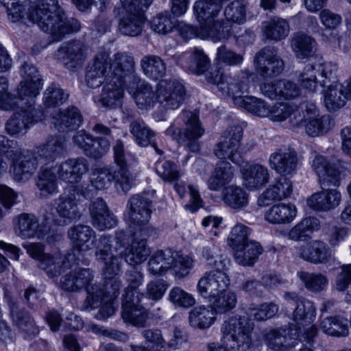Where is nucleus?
<instances>
[{"instance_id":"49530a36","label":"nucleus","mask_w":351,"mask_h":351,"mask_svg":"<svg viewBox=\"0 0 351 351\" xmlns=\"http://www.w3.org/2000/svg\"><path fill=\"white\" fill-rule=\"evenodd\" d=\"M145 16L136 14H121L118 28L121 34L136 37L143 32Z\"/></svg>"},{"instance_id":"aec40b11","label":"nucleus","mask_w":351,"mask_h":351,"mask_svg":"<svg viewBox=\"0 0 351 351\" xmlns=\"http://www.w3.org/2000/svg\"><path fill=\"white\" fill-rule=\"evenodd\" d=\"M41 160L35 149L19 152L12 160V174L16 181L28 180L36 172Z\"/></svg>"},{"instance_id":"c756f323","label":"nucleus","mask_w":351,"mask_h":351,"mask_svg":"<svg viewBox=\"0 0 351 351\" xmlns=\"http://www.w3.org/2000/svg\"><path fill=\"white\" fill-rule=\"evenodd\" d=\"M311 167L318 176L321 185H339L340 171L323 156L315 155Z\"/></svg>"},{"instance_id":"09e8293b","label":"nucleus","mask_w":351,"mask_h":351,"mask_svg":"<svg viewBox=\"0 0 351 351\" xmlns=\"http://www.w3.org/2000/svg\"><path fill=\"white\" fill-rule=\"evenodd\" d=\"M316 43L311 37L302 33H295L291 39V47L298 58L311 56L315 51Z\"/></svg>"},{"instance_id":"ddd939ff","label":"nucleus","mask_w":351,"mask_h":351,"mask_svg":"<svg viewBox=\"0 0 351 351\" xmlns=\"http://www.w3.org/2000/svg\"><path fill=\"white\" fill-rule=\"evenodd\" d=\"M23 80L18 84L16 92L19 97H23L27 103V106H34L35 98L39 95L43 86L42 79L37 69L32 64L25 62L21 69Z\"/></svg>"},{"instance_id":"5701e85b","label":"nucleus","mask_w":351,"mask_h":351,"mask_svg":"<svg viewBox=\"0 0 351 351\" xmlns=\"http://www.w3.org/2000/svg\"><path fill=\"white\" fill-rule=\"evenodd\" d=\"M270 167L282 176L294 173L298 165L297 152L290 148H280L273 152L269 158Z\"/></svg>"},{"instance_id":"20e7f679","label":"nucleus","mask_w":351,"mask_h":351,"mask_svg":"<svg viewBox=\"0 0 351 351\" xmlns=\"http://www.w3.org/2000/svg\"><path fill=\"white\" fill-rule=\"evenodd\" d=\"M106 60L101 57L94 67L88 69L86 82L91 88H98L104 84L98 101L103 107L114 109L121 105L124 88H127V85L106 77L104 75L107 68Z\"/></svg>"},{"instance_id":"79ce46f5","label":"nucleus","mask_w":351,"mask_h":351,"mask_svg":"<svg viewBox=\"0 0 351 351\" xmlns=\"http://www.w3.org/2000/svg\"><path fill=\"white\" fill-rule=\"evenodd\" d=\"M290 32L289 22L280 17L274 16L265 22L263 29L265 37L275 42L286 38Z\"/></svg>"},{"instance_id":"6e6552de","label":"nucleus","mask_w":351,"mask_h":351,"mask_svg":"<svg viewBox=\"0 0 351 351\" xmlns=\"http://www.w3.org/2000/svg\"><path fill=\"white\" fill-rule=\"evenodd\" d=\"M178 143L183 144L192 152L199 149L197 141L204 132L197 117L190 111H183L181 117L176 120L166 130Z\"/></svg>"},{"instance_id":"9d476101","label":"nucleus","mask_w":351,"mask_h":351,"mask_svg":"<svg viewBox=\"0 0 351 351\" xmlns=\"http://www.w3.org/2000/svg\"><path fill=\"white\" fill-rule=\"evenodd\" d=\"M284 298L287 301L286 313L292 320V324L300 330L301 326L313 322L316 308L313 302L298 295L295 292H286Z\"/></svg>"},{"instance_id":"37998d69","label":"nucleus","mask_w":351,"mask_h":351,"mask_svg":"<svg viewBox=\"0 0 351 351\" xmlns=\"http://www.w3.org/2000/svg\"><path fill=\"white\" fill-rule=\"evenodd\" d=\"M235 261L243 266H252L263 253L262 246L255 241L248 243L234 250Z\"/></svg>"},{"instance_id":"c9c22d12","label":"nucleus","mask_w":351,"mask_h":351,"mask_svg":"<svg viewBox=\"0 0 351 351\" xmlns=\"http://www.w3.org/2000/svg\"><path fill=\"white\" fill-rule=\"evenodd\" d=\"M83 121L80 110L75 106H69L60 112L54 118V126L60 132H65L77 129Z\"/></svg>"},{"instance_id":"c85d7f7f","label":"nucleus","mask_w":351,"mask_h":351,"mask_svg":"<svg viewBox=\"0 0 351 351\" xmlns=\"http://www.w3.org/2000/svg\"><path fill=\"white\" fill-rule=\"evenodd\" d=\"M68 236L73 243L74 250L80 252H86L96 246V233L88 226H74L68 230Z\"/></svg>"},{"instance_id":"13d9d810","label":"nucleus","mask_w":351,"mask_h":351,"mask_svg":"<svg viewBox=\"0 0 351 351\" xmlns=\"http://www.w3.org/2000/svg\"><path fill=\"white\" fill-rule=\"evenodd\" d=\"M298 277L304 287L310 292L318 293L325 290L328 284V278L321 273L299 271Z\"/></svg>"},{"instance_id":"6e6d98bb","label":"nucleus","mask_w":351,"mask_h":351,"mask_svg":"<svg viewBox=\"0 0 351 351\" xmlns=\"http://www.w3.org/2000/svg\"><path fill=\"white\" fill-rule=\"evenodd\" d=\"M172 255V250L170 249L156 251L149 260V271L154 276L165 274L171 268Z\"/></svg>"},{"instance_id":"4d7b16f0","label":"nucleus","mask_w":351,"mask_h":351,"mask_svg":"<svg viewBox=\"0 0 351 351\" xmlns=\"http://www.w3.org/2000/svg\"><path fill=\"white\" fill-rule=\"evenodd\" d=\"M234 105L243 108L247 111L261 117H267L271 106L264 100L254 97H237Z\"/></svg>"},{"instance_id":"423d86ee","label":"nucleus","mask_w":351,"mask_h":351,"mask_svg":"<svg viewBox=\"0 0 351 351\" xmlns=\"http://www.w3.org/2000/svg\"><path fill=\"white\" fill-rule=\"evenodd\" d=\"M93 281L94 276L92 271L89 269H77L62 276L60 286L62 289L68 292H77L85 288L87 297L82 308L90 311L101 304L104 296L101 287Z\"/></svg>"},{"instance_id":"e433bc0d","label":"nucleus","mask_w":351,"mask_h":351,"mask_svg":"<svg viewBox=\"0 0 351 351\" xmlns=\"http://www.w3.org/2000/svg\"><path fill=\"white\" fill-rule=\"evenodd\" d=\"M233 177L234 169L231 164L228 161L220 160L216 163L214 171L207 181L208 189L215 191H219Z\"/></svg>"},{"instance_id":"bf43d9fd","label":"nucleus","mask_w":351,"mask_h":351,"mask_svg":"<svg viewBox=\"0 0 351 351\" xmlns=\"http://www.w3.org/2000/svg\"><path fill=\"white\" fill-rule=\"evenodd\" d=\"M171 268L174 276L180 280L189 275L195 263L194 259L189 255L183 254L179 252L173 251Z\"/></svg>"},{"instance_id":"4c0bfd02","label":"nucleus","mask_w":351,"mask_h":351,"mask_svg":"<svg viewBox=\"0 0 351 351\" xmlns=\"http://www.w3.org/2000/svg\"><path fill=\"white\" fill-rule=\"evenodd\" d=\"M219 84V90L223 95L232 97L234 103L237 97H243L242 94L248 92L250 80L249 77L243 74L241 76L237 77L226 75L223 82Z\"/></svg>"},{"instance_id":"58836bf2","label":"nucleus","mask_w":351,"mask_h":351,"mask_svg":"<svg viewBox=\"0 0 351 351\" xmlns=\"http://www.w3.org/2000/svg\"><path fill=\"white\" fill-rule=\"evenodd\" d=\"M134 239L123 252L124 261L130 265H138L143 263L150 254V250L147 245L145 239H141L134 235Z\"/></svg>"},{"instance_id":"a878e982","label":"nucleus","mask_w":351,"mask_h":351,"mask_svg":"<svg viewBox=\"0 0 351 351\" xmlns=\"http://www.w3.org/2000/svg\"><path fill=\"white\" fill-rule=\"evenodd\" d=\"M324 186L322 185V189ZM341 193L336 189H323L307 199V204L317 211H328L337 208L341 203Z\"/></svg>"},{"instance_id":"f257e3e1","label":"nucleus","mask_w":351,"mask_h":351,"mask_svg":"<svg viewBox=\"0 0 351 351\" xmlns=\"http://www.w3.org/2000/svg\"><path fill=\"white\" fill-rule=\"evenodd\" d=\"M29 19L53 41H59L80 28L77 20L66 16L58 0H36L29 8Z\"/></svg>"},{"instance_id":"2eb2a0df","label":"nucleus","mask_w":351,"mask_h":351,"mask_svg":"<svg viewBox=\"0 0 351 351\" xmlns=\"http://www.w3.org/2000/svg\"><path fill=\"white\" fill-rule=\"evenodd\" d=\"M58 180L66 184H75L89 171V163L84 157L69 158L52 167Z\"/></svg>"},{"instance_id":"052dcab7","label":"nucleus","mask_w":351,"mask_h":351,"mask_svg":"<svg viewBox=\"0 0 351 351\" xmlns=\"http://www.w3.org/2000/svg\"><path fill=\"white\" fill-rule=\"evenodd\" d=\"M211 301H208L217 313L223 314L233 310L237 304V295L233 291L224 289Z\"/></svg>"},{"instance_id":"6ab92c4d","label":"nucleus","mask_w":351,"mask_h":351,"mask_svg":"<svg viewBox=\"0 0 351 351\" xmlns=\"http://www.w3.org/2000/svg\"><path fill=\"white\" fill-rule=\"evenodd\" d=\"M72 140L86 156L95 159L104 156L110 148L108 138H95L84 130L75 133Z\"/></svg>"},{"instance_id":"a19ab883","label":"nucleus","mask_w":351,"mask_h":351,"mask_svg":"<svg viewBox=\"0 0 351 351\" xmlns=\"http://www.w3.org/2000/svg\"><path fill=\"white\" fill-rule=\"evenodd\" d=\"M9 80L5 76H0V108L5 110H14L18 108L27 107L25 99L19 97V93L8 91Z\"/></svg>"},{"instance_id":"864d4df0","label":"nucleus","mask_w":351,"mask_h":351,"mask_svg":"<svg viewBox=\"0 0 351 351\" xmlns=\"http://www.w3.org/2000/svg\"><path fill=\"white\" fill-rule=\"evenodd\" d=\"M58 178L53 167L40 170L36 178V186L42 197H49L58 193Z\"/></svg>"},{"instance_id":"4468645a","label":"nucleus","mask_w":351,"mask_h":351,"mask_svg":"<svg viewBox=\"0 0 351 351\" xmlns=\"http://www.w3.org/2000/svg\"><path fill=\"white\" fill-rule=\"evenodd\" d=\"M185 95L184 86L178 80H161L157 85V101L165 109L174 110L178 108L183 102Z\"/></svg>"},{"instance_id":"cd10ccee","label":"nucleus","mask_w":351,"mask_h":351,"mask_svg":"<svg viewBox=\"0 0 351 351\" xmlns=\"http://www.w3.org/2000/svg\"><path fill=\"white\" fill-rule=\"evenodd\" d=\"M297 207L292 203H277L269 207L264 214L265 220L272 225L291 223L297 216Z\"/></svg>"},{"instance_id":"393cba45","label":"nucleus","mask_w":351,"mask_h":351,"mask_svg":"<svg viewBox=\"0 0 351 351\" xmlns=\"http://www.w3.org/2000/svg\"><path fill=\"white\" fill-rule=\"evenodd\" d=\"M130 295L124 297L122 302L121 316L125 322L131 323L134 326H143L145 324L148 313L146 310L147 306L142 304L138 296L132 298Z\"/></svg>"},{"instance_id":"3c124183","label":"nucleus","mask_w":351,"mask_h":351,"mask_svg":"<svg viewBox=\"0 0 351 351\" xmlns=\"http://www.w3.org/2000/svg\"><path fill=\"white\" fill-rule=\"evenodd\" d=\"M168 287V283L163 279L153 280L147 284L145 293L137 295L139 298L136 300H140L146 306H152L162 299Z\"/></svg>"},{"instance_id":"0e129e2a","label":"nucleus","mask_w":351,"mask_h":351,"mask_svg":"<svg viewBox=\"0 0 351 351\" xmlns=\"http://www.w3.org/2000/svg\"><path fill=\"white\" fill-rule=\"evenodd\" d=\"M332 119L328 115L319 118L308 117L305 124L306 132L311 136H317L328 132L333 127Z\"/></svg>"},{"instance_id":"f3484780","label":"nucleus","mask_w":351,"mask_h":351,"mask_svg":"<svg viewBox=\"0 0 351 351\" xmlns=\"http://www.w3.org/2000/svg\"><path fill=\"white\" fill-rule=\"evenodd\" d=\"M15 113L6 123L5 130L12 136L25 134L27 130L42 119L43 112L36 109L34 106L18 108ZM16 110V109L14 110Z\"/></svg>"},{"instance_id":"a18cd8bd","label":"nucleus","mask_w":351,"mask_h":351,"mask_svg":"<svg viewBox=\"0 0 351 351\" xmlns=\"http://www.w3.org/2000/svg\"><path fill=\"white\" fill-rule=\"evenodd\" d=\"M130 132L135 138L136 143L141 147L150 145L158 154L162 152L159 149L155 142V133L141 120L133 121L130 123Z\"/></svg>"},{"instance_id":"de8ad7c7","label":"nucleus","mask_w":351,"mask_h":351,"mask_svg":"<svg viewBox=\"0 0 351 351\" xmlns=\"http://www.w3.org/2000/svg\"><path fill=\"white\" fill-rule=\"evenodd\" d=\"M319 220L315 217H306L289 231L287 238L295 241H306L311 234L318 229Z\"/></svg>"},{"instance_id":"a211bd4d","label":"nucleus","mask_w":351,"mask_h":351,"mask_svg":"<svg viewBox=\"0 0 351 351\" xmlns=\"http://www.w3.org/2000/svg\"><path fill=\"white\" fill-rule=\"evenodd\" d=\"M76 193H80L85 198H90L92 195L90 194V190L87 188L83 189L82 186H75L69 193L61 195L57 200L56 211L65 221L77 220L81 217Z\"/></svg>"},{"instance_id":"338daca9","label":"nucleus","mask_w":351,"mask_h":351,"mask_svg":"<svg viewBox=\"0 0 351 351\" xmlns=\"http://www.w3.org/2000/svg\"><path fill=\"white\" fill-rule=\"evenodd\" d=\"M251 233L250 228L241 223H237L231 229L228 238V243L233 250L239 248L248 241H252L249 238Z\"/></svg>"},{"instance_id":"4be33fe9","label":"nucleus","mask_w":351,"mask_h":351,"mask_svg":"<svg viewBox=\"0 0 351 351\" xmlns=\"http://www.w3.org/2000/svg\"><path fill=\"white\" fill-rule=\"evenodd\" d=\"M57 56L69 69L81 66L87 56V48L79 40L63 43L57 51Z\"/></svg>"},{"instance_id":"7ed1b4c3","label":"nucleus","mask_w":351,"mask_h":351,"mask_svg":"<svg viewBox=\"0 0 351 351\" xmlns=\"http://www.w3.org/2000/svg\"><path fill=\"white\" fill-rule=\"evenodd\" d=\"M227 1L197 0L194 3V15L202 26L200 35L210 37L214 42L227 39L230 35V27L223 19H218L223 8V3Z\"/></svg>"},{"instance_id":"39448f33","label":"nucleus","mask_w":351,"mask_h":351,"mask_svg":"<svg viewBox=\"0 0 351 351\" xmlns=\"http://www.w3.org/2000/svg\"><path fill=\"white\" fill-rule=\"evenodd\" d=\"M128 237L125 230H119L116 231L114 238L104 234L98 239L95 256L103 265L106 276L119 274L121 271Z\"/></svg>"},{"instance_id":"e2e57ef3","label":"nucleus","mask_w":351,"mask_h":351,"mask_svg":"<svg viewBox=\"0 0 351 351\" xmlns=\"http://www.w3.org/2000/svg\"><path fill=\"white\" fill-rule=\"evenodd\" d=\"M321 328L328 335L341 337L349 334L348 322L337 317H328L322 322Z\"/></svg>"},{"instance_id":"9b49d317","label":"nucleus","mask_w":351,"mask_h":351,"mask_svg":"<svg viewBox=\"0 0 351 351\" xmlns=\"http://www.w3.org/2000/svg\"><path fill=\"white\" fill-rule=\"evenodd\" d=\"M254 67L256 73L264 78H272L280 75L285 69V62L278 54V49L267 46L254 56Z\"/></svg>"},{"instance_id":"412c9836","label":"nucleus","mask_w":351,"mask_h":351,"mask_svg":"<svg viewBox=\"0 0 351 351\" xmlns=\"http://www.w3.org/2000/svg\"><path fill=\"white\" fill-rule=\"evenodd\" d=\"M298 256L313 264H326L335 260V253L324 241L313 240L297 248Z\"/></svg>"},{"instance_id":"69168bd1","label":"nucleus","mask_w":351,"mask_h":351,"mask_svg":"<svg viewBox=\"0 0 351 351\" xmlns=\"http://www.w3.org/2000/svg\"><path fill=\"white\" fill-rule=\"evenodd\" d=\"M346 99L341 86L339 88L337 84L329 85L324 92V104L329 111H336L342 108Z\"/></svg>"},{"instance_id":"f03ea898","label":"nucleus","mask_w":351,"mask_h":351,"mask_svg":"<svg viewBox=\"0 0 351 351\" xmlns=\"http://www.w3.org/2000/svg\"><path fill=\"white\" fill-rule=\"evenodd\" d=\"M253 328L247 317L231 316L221 326V344L208 343L207 351H247L252 346Z\"/></svg>"},{"instance_id":"0eeeda50","label":"nucleus","mask_w":351,"mask_h":351,"mask_svg":"<svg viewBox=\"0 0 351 351\" xmlns=\"http://www.w3.org/2000/svg\"><path fill=\"white\" fill-rule=\"evenodd\" d=\"M243 128L240 125L228 127L222 134L219 141L215 144L213 153L221 160H230L234 164H239L243 160V156L252 150L255 143L242 146Z\"/></svg>"},{"instance_id":"7c9ffc66","label":"nucleus","mask_w":351,"mask_h":351,"mask_svg":"<svg viewBox=\"0 0 351 351\" xmlns=\"http://www.w3.org/2000/svg\"><path fill=\"white\" fill-rule=\"evenodd\" d=\"M292 193V182L285 176L274 181L258 199L260 206H267L273 201H280L288 197Z\"/></svg>"},{"instance_id":"8fccbe9b","label":"nucleus","mask_w":351,"mask_h":351,"mask_svg":"<svg viewBox=\"0 0 351 351\" xmlns=\"http://www.w3.org/2000/svg\"><path fill=\"white\" fill-rule=\"evenodd\" d=\"M34 149L40 159L53 160L64 152V138L60 136H49L45 144Z\"/></svg>"},{"instance_id":"f704fd0d","label":"nucleus","mask_w":351,"mask_h":351,"mask_svg":"<svg viewBox=\"0 0 351 351\" xmlns=\"http://www.w3.org/2000/svg\"><path fill=\"white\" fill-rule=\"evenodd\" d=\"M263 337L269 349L274 351H286L293 346L289 331L285 328L265 329Z\"/></svg>"},{"instance_id":"603ef678","label":"nucleus","mask_w":351,"mask_h":351,"mask_svg":"<svg viewBox=\"0 0 351 351\" xmlns=\"http://www.w3.org/2000/svg\"><path fill=\"white\" fill-rule=\"evenodd\" d=\"M222 199L230 208L241 210L248 204V194L241 186L230 185L223 189Z\"/></svg>"},{"instance_id":"bb28decb","label":"nucleus","mask_w":351,"mask_h":351,"mask_svg":"<svg viewBox=\"0 0 351 351\" xmlns=\"http://www.w3.org/2000/svg\"><path fill=\"white\" fill-rule=\"evenodd\" d=\"M127 89L130 94L134 95V99L136 105L141 109H149L153 108L157 101L156 91L147 82L141 80H135L127 85Z\"/></svg>"},{"instance_id":"ea45409f","label":"nucleus","mask_w":351,"mask_h":351,"mask_svg":"<svg viewBox=\"0 0 351 351\" xmlns=\"http://www.w3.org/2000/svg\"><path fill=\"white\" fill-rule=\"evenodd\" d=\"M216 315L212 306H196L189 312V324L195 328L206 329L214 324Z\"/></svg>"},{"instance_id":"5fc2aeb1","label":"nucleus","mask_w":351,"mask_h":351,"mask_svg":"<svg viewBox=\"0 0 351 351\" xmlns=\"http://www.w3.org/2000/svg\"><path fill=\"white\" fill-rule=\"evenodd\" d=\"M141 66L143 73L148 77L158 80L165 76L167 66L165 61L159 56L147 55L141 60Z\"/></svg>"},{"instance_id":"680f3d73","label":"nucleus","mask_w":351,"mask_h":351,"mask_svg":"<svg viewBox=\"0 0 351 351\" xmlns=\"http://www.w3.org/2000/svg\"><path fill=\"white\" fill-rule=\"evenodd\" d=\"M110 169L111 182L114 183L119 191L128 192L133 184L134 178L129 171L127 165L117 166Z\"/></svg>"},{"instance_id":"2f4dec72","label":"nucleus","mask_w":351,"mask_h":351,"mask_svg":"<svg viewBox=\"0 0 351 351\" xmlns=\"http://www.w3.org/2000/svg\"><path fill=\"white\" fill-rule=\"evenodd\" d=\"M10 317L14 324L21 330L23 331L28 337L35 336L39 332L38 328L36 326L34 319L29 312L21 308L12 300H8Z\"/></svg>"},{"instance_id":"b1692460","label":"nucleus","mask_w":351,"mask_h":351,"mask_svg":"<svg viewBox=\"0 0 351 351\" xmlns=\"http://www.w3.org/2000/svg\"><path fill=\"white\" fill-rule=\"evenodd\" d=\"M89 212L92 225L98 230L110 229L117 223V217L101 198H97L91 202Z\"/></svg>"},{"instance_id":"f8f14e48","label":"nucleus","mask_w":351,"mask_h":351,"mask_svg":"<svg viewBox=\"0 0 351 351\" xmlns=\"http://www.w3.org/2000/svg\"><path fill=\"white\" fill-rule=\"evenodd\" d=\"M230 285L229 276L219 268L205 272L197 284L198 294L208 302L215 299L219 291L228 289Z\"/></svg>"},{"instance_id":"dca6fc26","label":"nucleus","mask_w":351,"mask_h":351,"mask_svg":"<svg viewBox=\"0 0 351 351\" xmlns=\"http://www.w3.org/2000/svg\"><path fill=\"white\" fill-rule=\"evenodd\" d=\"M152 201L147 197L136 195L130 198L125 212V219L131 226L141 228L151 218Z\"/></svg>"},{"instance_id":"72a5a7b5","label":"nucleus","mask_w":351,"mask_h":351,"mask_svg":"<svg viewBox=\"0 0 351 351\" xmlns=\"http://www.w3.org/2000/svg\"><path fill=\"white\" fill-rule=\"evenodd\" d=\"M16 234L23 239L43 238L39 232L40 224L38 218L32 213H21L14 219Z\"/></svg>"},{"instance_id":"c03bdc74","label":"nucleus","mask_w":351,"mask_h":351,"mask_svg":"<svg viewBox=\"0 0 351 351\" xmlns=\"http://www.w3.org/2000/svg\"><path fill=\"white\" fill-rule=\"evenodd\" d=\"M65 256L57 249L51 253L44 255L38 263V267L48 277L56 278L62 273L63 266L65 265Z\"/></svg>"},{"instance_id":"473e14b6","label":"nucleus","mask_w":351,"mask_h":351,"mask_svg":"<svg viewBox=\"0 0 351 351\" xmlns=\"http://www.w3.org/2000/svg\"><path fill=\"white\" fill-rule=\"evenodd\" d=\"M243 184L250 190L263 188L269 180L268 169L261 165L254 164L241 169Z\"/></svg>"},{"instance_id":"774afa93","label":"nucleus","mask_w":351,"mask_h":351,"mask_svg":"<svg viewBox=\"0 0 351 351\" xmlns=\"http://www.w3.org/2000/svg\"><path fill=\"white\" fill-rule=\"evenodd\" d=\"M223 15L227 24L228 21L243 23L246 17V4L243 0H234L226 6L223 11Z\"/></svg>"},{"instance_id":"1a4fd4ad","label":"nucleus","mask_w":351,"mask_h":351,"mask_svg":"<svg viewBox=\"0 0 351 351\" xmlns=\"http://www.w3.org/2000/svg\"><path fill=\"white\" fill-rule=\"evenodd\" d=\"M101 57L106 59L107 68L104 75L107 78L126 85L138 80V77L134 73V59L130 54L118 52L110 58L108 52L101 51L95 55L93 63L90 67H94Z\"/></svg>"}]
</instances>
